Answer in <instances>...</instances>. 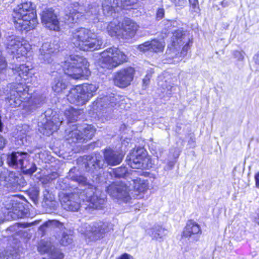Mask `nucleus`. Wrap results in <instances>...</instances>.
Returning a JSON list of instances; mask_svg holds the SVG:
<instances>
[{"label":"nucleus","instance_id":"1","mask_svg":"<svg viewBox=\"0 0 259 259\" xmlns=\"http://www.w3.org/2000/svg\"><path fill=\"white\" fill-rule=\"evenodd\" d=\"M72 169L69 172L70 179L77 182L81 186L85 187L83 193L84 195V201L88 204L83 207H88L94 209L102 208L105 203L106 196L103 192L95 187L93 184L87 182V178L82 176H72Z\"/></svg>","mask_w":259,"mask_h":259},{"label":"nucleus","instance_id":"2","mask_svg":"<svg viewBox=\"0 0 259 259\" xmlns=\"http://www.w3.org/2000/svg\"><path fill=\"white\" fill-rule=\"evenodd\" d=\"M71 42L75 47L83 51H93L99 49L102 45V40L96 34L85 28L81 27L72 31Z\"/></svg>","mask_w":259,"mask_h":259},{"label":"nucleus","instance_id":"3","mask_svg":"<svg viewBox=\"0 0 259 259\" xmlns=\"http://www.w3.org/2000/svg\"><path fill=\"white\" fill-rule=\"evenodd\" d=\"M104 161L99 154H95L93 156H88L85 166L87 170L93 171L94 170L102 168L104 163L107 165L115 166L119 164L122 161L123 155L117 151L111 148H106L103 151Z\"/></svg>","mask_w":259,"mask_h":259},{"label":"nucleus","instance_id":"4","mask_svg":"<svg viewBox=\"0 0 259 259\" xmlns=\"http://www.w3.org/2000/svg\"><path fill=\"white\" fill-rule=\"evenodd\" d=\"M89 63L85 58L78 56H70L64 61V73L74 79H78L88 73Z\"/></svg>","mask_w":259,"mask_h":259},{"label":"nucleus","instance_id":"5","mask_svg":"<svg viewBox=\"0 0 259 259\" xmlns=\"http://www.w3.org/2000/svg\"><path fill=\"white\" fill-rule=\"evenodd\" d=\"M98 87L93 84H83L71 89L67 99L72 104L77 106L85 104L95 95Z\"/></svg>","mask_w":259,"mask_h":259},{"label":"nucleus","instance_id":"6","mask_svg":"<svg viewBox=\"0 0 259 259\" xmlns=\"http://www.w3.org/2000/svg\"><path fill=\"white\" fill-rule=\"evenodd\" d=\"M138 29V25L128 18L124 19L121 24H117L116 22H111L107 27L108 31L111 36H117L125 39L133 37Z\"/></svg>","mask_w":259,"mask_h":259},{"label":"nucleus","instance_id":"7","mask_svg":"<svg viewBox=\"0 0 259 259\" xmlns=\"http://www.w3.org/2000/svg\"><path fill=\"white\" fill-rule=\"evenodd\" d=\"M29 157L26 152H13L8 155L7 163L10 166L20 168L25 174L31 175L37 167L35 163L29 162Z\"/></svg>","mask_w":259,"mask_h":259},{"label":"nucleus","instance_id":"8","mask_svg":"<svg viewBox=\"0 0 259 259\" xmlns=\"http://www.w3.org/2000/svg\"><path fill=\"white\" fill-rule=\"evenodd\" d=\"M82 188H76L71 193H63L60 196V201L63 208L68 211H77L84 204H81V200L84 201V195Z\"/></svg>","mask_w":259,"mask_h":259},{"label":"nucleus","instance_id":"9","mask_svg":"<svg viewBox=\"0 0 259 259\" xmlns=\"http://www.w3.org/2000/svg\"><path fill=\"white\" fill-rule=\"evenodd\" d=\"M126 59V56L116 48H110L101 53L100 64L102 68L112 69Z\"/></svg>","mask_w":259,"mask_h":259},{"label":"nucleus","instance_id":"10","mask_svg":"<svg viewBox=\"0 0 259 259\" xmlns=\"http://www.w3.org/2000/svg\"><path fill=\"white\" fill-rule=\"evenodd\" d=\"M112 230L111 224L100 221L94 222L86 227L84 234L90 240H97L104 238L106 234Z\"/></svg>","mask_w":259,"mask_h":259},{"label":"nucleus","instance_id":"11","mask_svg":"<svg viewBox=\"0 0 259 259\" xmlns=\"http://www.w3.org/2000/svg\"><path fill=\"white\" fill-rule=\"evenodd\" d=\"M107 192L114 199L127 203L131 199L129 187L122 182L112 183L106 189Z\"/></svg>","mask_w":259,"mask_h":259},{"label":"nucleus","instance_id":"12","mask_svg":"<svg viewBox=\"0 0 259 259\" xmlns=\"http://www.w3.org/2000/svg\"><path fill=\"white\" fill-rule=\"evenodd\" d=\"M128 165L133 168H145L148 166L149 159L143 148L139 147L133 150L126 156Z\"/></svg>","mask_w":259,"mask_h":259},{"label":"nucleus","instance_id":"13","mask_svg":"<svg viewBox=\"0 0 259 259\" xmlns=\"http://www.w3.org/2000/svg\"><path fill=\"white\" fill-rule=\"evenodd\" d=\"M125 98L124 96L117 94H110L107 96L100 98L97 100L96 104L98 108L101 110L108 109L111 110L112 108L118 105L124 107Z\"/></svg>","mask_w":259,"mask_h":259},{"label":"nucleus","instance_id":"14","mask_svg":"<svg viewBox=\"0 0 259 259\" xmlns=\"http://www.w3.org/2000/svg\"><path fill=\"white\" fill-rule=\"evenodd\" d=\"M135 73V69L131 67L119 70L114 75V84L121 88L127 87L133 81Z\"/></svg>","mask_w":259,"mask_h":259},{"label":"nucleus","instance_id":"15","mask_svg":"<svg viewBox=\"0 0 259 259\" xmlns=\"http://www.w3.org/2000/svg\"><path fill=\"white\" fill-rule=\"evenodd\" d=\"M62 123V118L59 115H54L51 118L45 116L38 122V126L45 130L44 134L49 136L57 131Z\"/></svg>","mask_w":259,"mask_h":259},{"label":"nucleus","instance_id":"16","mask_svg":"<svg viewBox=\"0 0 259 259\" xmlns=\"http://www.w3.org/2000/svg\"><path fill=\"white\" fill-rule=\"evenodd\" d=\"M23 42L22 39L19 37L14 35L9 36L6 44L9 53L17 55L16 58H19V55L26 54V47Z\"/></svg>","mask_w":259,"mask_h":259},{"label":"nucleus","instance_id":"17","mask_svg":"<svg viewBox=\"0 0 259 259\" xmlns=\"http://www.w3.org/2000/svg\"><path fill=\"white\" fill-rule=\"evenodd\" d=\"M40 16L41 22L46 28L54 31L59 30V22L53 9H45Z\"/></svg>","mask_w":259,"mask_h":259},{"label":"nucleus","instance_id":"18","mask_svg":"<svg viewBox=\"0 0 259 259\" xmlns=\"http://www.w3.org/2000/svg\"><path fill=\"white\" fill-rule=\"evenodd\" d=\"M59 49L57 44L46 42L44 43L39 50L38 59L44 63H51L53 62V55Z\"/></svg>","mask_w":259,"mask_h":259},{"label":"nucleus","instance_id":"19","mask_svg":"<svg viewBox=\"0 0 259 259\" xmlns=\"http://www.w3.org/2000/svg\"><path fill=\"white\" fill-rule=\"evenodd\" d=\"M25 12H27L29 14V17L32 19L30 24L31 26H33L35 24H38L36 11L34 9L33 4L31 2L23 3L19 5L14 10L13 18H19L20 17H23Z\"/></svg>","mask_w":259,"mask_h":259},{"label":"nucleus","instance_id":"20","mask_svg":"<svg viewBox=\"0 0 259 259\" xmlns=\"http://www.w3.org/2000/svg\"><path fill=\"white\" fill-rule=\"evenodd\" d=\"M193 43L192 36L190 35L188 32H182L179 34V57L181 58V60L187 59L188 51Z\"/></svg>","mask_w":259,"mask_h":259},{"label":"nucleus","instance_id":"21","mask_svg":"<svg viewBox=\"0 0 259 259\" xmlns=\"http://www.w3.org/2000/svg\"><path fill=\"white\" fill-rule=\"evenodd\" d=\"M37 249L41 254H47L49 256H51L52 258L62 259L64 257L63 254L59 249H56L49 241L41 240L38 244Z\"/></svg>","mask_w":259,"mask_h":259},{"label":"nucleus","instance_id":"22","mask_svg":"<svg viewBox=\"0 0 259 259\" xmlns=\"http://www.w3.org/2000/svg\"><path fill=\"white\" fill-rule=\"evenodd\" d=\"M202 230L200 226L193 220L187 221L182 233V238H190L194 235H201Z\"/></svg>","mask_w":259,"mask_h":259},{"label":"nucleus","instance_id":"23","mask_svg":"<svg viewBox=\"0 0 259 259\" xmlns=\"http://www.w3.org/2000/svg\"><path fill=\"white\" fill-rule=\"evenodd\" d=\"M79 124H73L65 131V138L69 143L83 142Z\"/></svg>","mask_w":259,"mask_h":259},{"label":"nucleus","instance_id":"24","mask_svg":"<svg viewBox=\"0 0 259 259\" xmlns=\"http://www.w3.org/2000/svg\"><path fill=\"white\" fill-rule=\"evenodd\" d=\"M29 16V14L25 12L23 17H20L19 18H13L16 27L21 30H24L26 31H29L34 29L37 24H35L33 26H31L30 22H31L32 19Z\"/></svg>","mask_w":259,"mask_h":259},{"label":"nucleus","instance_id":"25","mask_svg":"<svg viewBox=\"0 0 259 259\" xmlns=\"http://www.w3.org/2000/svg\"><path fill=\"white\" fill-rule=\"evenodd\" d=\"M164 45L158 40L153 39L151 41H147L138 46L141 51L151 50L154 52H159L162 51Z\"/></svg>","mask_w":259,"mask_h":259},{"label":"nucleus","instance_id":"26","mask_svg":"<svg viewBox=\"0 0 259 259\" xmlns=\"http://www.w3.org/2000/svg\"><path fill=\"white\" fill-rule=\"evenodd\" d=\"M130 1L131 0H113V3L111 4L110 6L103 5L102 10L105 15H110L115 11V8H124V6L128 5Z\"/></svg>","mask_w":259,"mask_h":259},{"label":"nucleus","instance_id":"27","mask_svg":"<svg viewBox=\"0 0 259 259\" xmlns=\"http://www.w3.org/2000/svg\"><path fill=\"white\" fill-rule=\"evenodd\" d=\"M133 181L134 190L138 193L136 195L139 198H142L143 197V194L145 193L149 188L147 182L138 178Z\"/></svg>","mask_w":259,"mask_h":259},{"label":"nucleus","instance_id":"28","mask_svg":"<svg viewBox=\"0 0 259 259\" xmlns=\"http://www.w3.org/2000/svg\"><path fill=\"white\" fill-rule=\"evenodd\" d=\"M78 127L81 131V134L82 137L83 142L92 139L94 136L96 132V128L92 125L84 124L80 125Z\"/></svg>","mask_w":259,"mask_h":259},{"label":"nucleus","instance_id":"29","mask_svg":"<svg viewBox=\"0 0 259 259\" xmlns=\"http://www.w3.org/2000/svg\"><path fill=\"white\" fill-rule=\"evenodd\" d=\"M63 224L56 220H49L45 222L39 228L42 235H45L48 232L51 231L53 229L57 227L61 228Z\"/></svg>","mask_w":259,"mask_h":259},{"label":"nucleus","instance_id":"30","mask_svg":"<svg viewBox=\"0 0 259 259\" xmlns=\"http://www.w3.org/2000/svg\"><path fill=\"white\" fill-rule=\"evenodd\" d=\"M43 196L42 206L51 209H54L56 204L54 195L50 193L48 189H45L43 192Z\"/></svg>","mask_w":259,"mask_h":259},{"label":"nucleus","instance_id":"31","mask_svg":"<svg viewBox=\"0 0 259 259\" xmlns=\"http://www.w3.org/2000/svg\"><path fill=\"white\" fill-rule=\"evenodd\" d=\"M10 88V91L17 93V95H19L24 99L28 98V89L25 85V83H15L12 85Z\"/></svg>","mask_w":259,"mask_h":259},{"label":"nucleus","instance_id":"32","mask_svg":"<svg viewBox=\"0 0 259 259\" xmlns=\"http://www.w3.org/2000/svg\"><path fill=\"white\" fill-rule=\"evenodd\" d=\"M22 99H25L19 95L17 93L10 91V96L7 99V104L12 108L19 107L22 103Z\"/></svg>","mask_w":259,"mask_h":259},{"label":"nucleus","instance_id":"33","mask_svg":"<svg viewBox=\"0 0 259 259\" xmlns=\"http://www.w3.org/2000/svg\"><path fill=\"white\" fill-rule=\"evenodd\" d=\"M82 15L74 9L70 11L69 14H66L64 20L65 22L68 25L75 24L80 21Z\"/></svg>","mask_w":259,"mask_h":259},{"label":"nucleus","instance_id":"34","mask_svg":"<svg viewBox=\"0 0 259 259\" xmlns=\"http://www.w3.org/2000/svg\"><path fill=\"white\" fill-rule=\"evenodd\" d=\"M23 206L21 203H15L13 205L12 210L8 212V215L13 220L22 218L24 216V213L22 209Z\"/></svg>","mask_w":259,"mask_h":259},{"label":"nucleus","instance_id":"35","mask_svg":"<svg viewBox=\"0 0 259 259\" xmlns=\"http://www.w3.org/2000/svg\"><path fill=\"white\" fill-rule=\"evenodd\" d=\"M82 111L73 108H69L66 110L65 114L69 122H73L77 121L80 118L79 116L82 113Z\"/></svg>","mask_w":259,"mask_h":259},{"label":"nucleus","instance_id":"36","mask_svg":"<svg viewBox=\"0 0 259 259\" xmlns=\"http://www.w3.org/2000/svg\"><path fill=\"white\" fill-rule=\"evenodd\" d=\"M13 73L17 74L20 78L26 79L29 73L30 68L25 64H21L12 68Z\"/></svg>","mask_w":259,"mask_h":259},{"label":"nucleus","instance_id":"37","mask_svg":"<svg viewBox=\"0 0 259 259\" xmlns=\"http://www.w3.org/2000/svg\"><path fill=\"white\" fill-rule=\"evenodd\" d=\"M67 87V83L62 77L55 78L52 89L57 93H62Z\"/></svg>","mask_w":259,"mask_h":259},{"label":"nucleus","instance_id":"38","mask_svg":"<svg viewBox=\"0 0 259 259\" xmlns=\"http://www.w3.org/2000/svg\"><path fill=\"white\" fill-rule=\"evenodd\" d=\"M20 256L14 250H6L0 253V259H19Z\"/></svg>","mask_w":259,"mask_h":259},{"label":"nucleus","instance_id":"39","mask_svg":"<svg viewBox=\"0 0 259 259\" xmlns=\"http://www.w3.org/2000/svg\"><path fill=\"white\" fill-rule=\"evenodd\" d=\"M151 235L156 240H160L166 235L167 231L160 226L155 227L152 230Z\"/></svg>","mask_w":259,"mask_h":259},{"label":"nucleus","instance_id":"40","mask_svg":"<svg viewBox=\"0 0 259 259\" xmlns=\"http://www.w3.org/2000/svg\"><path fill=\"white\" fill-rule=\"evenodd\" d=\"M19 178L15 175V174L11 172L9 174L8 176L6 178V185L8 187H15L18 184Z\"/></svg>","mask_w":259,"mask_h":259},{"label":"nucleus","instance_id":"41","mask_svg":"<svg viewBox=\"0 0 259 259\" xmlns=\"http://www.w3.org/2000/svg\"><path fill=\"white\" fill-rule=\"evenodd\" d=\"M72 240L73 238L72 235L64 231L62 235L61 239L60 240V244L63 246H67L72 242Z\"/></svg>","mask_w":259,"mask_h":259},{"label":"nucleus","instance_id":"42","mask_svg":"<svg viewBox=\"0 0 259 259\" xmlns=\"http://www.w3.org/2000/svg\"><path fill=\"white\" fill-rule=\"evenodd\" d=\"M28 193L30 198L34 203L37 202L39 193V190L38 188L35 187L29 189L28 191Z\"/></svg>","mask_w":259,"mask_h":259},{"label":"nucleus","instance_id":"43","mask_svg":"<svg viewBox=\"0 0 259 259\" xmlns=\"http://www.w3.org/2000/svg\"><path fill=\"white\" fill-rule=\"evenodd\" d=\"M127 171L125 167H118L114 170V174L116 177H123Z\"/></svg>","mask_w":259,"mask_h":259},{"label":"nucleus","instance_id":"44","mask_svg":"<svg viewBox=\"0 0 259 259\" xmlns=\"http://www.w3.org/2000/svg\"><path fill=\"white\" fill-rule=\"evenodd\" d=\"M190 10L192 12H196L199 10L198 0H188Z\"/></svg>","mask_w":259,"mask_h":259},{"label":"nucleus","instance_id":"45","mask_svg":"<svg viewBox=\"0 0 259 259\" xmlns=\"http://www.w3.org/2000/svg\"><path fill=\"white\" fill-rule=\"evenodd\" d=\"M59 177V174L57 172H53L47 176L42 179V183H47L53 180L56 179Z\"/></svg>","mask_w":259,"mask_h":259},{"label":"nucleus","instance_id":"46","mask_svg":"<svg viewBox=\"0 0 259 259\" xmlns=\"http://www.w3.org/2000/svg\"><path fill=\"white\" fill-rule=\"evenodd\" d=\"M36 105L31 104L30 102L26 103L23 105V109L25 110L26 112H29L32 111L36 108Z\"/></svg>","mask_w":259,"mask_h":259},{"label":"nucleus","instance_id":"47","mask_svg":"<svg viewBox=\"0 0 259 259\" xmlns=\"http://www.w3.org/2000/svg\"><path fill=\"white\" fill-rule=\"evenodd\" d=\"M151 77V74H148L143 79V87L144 89H145L147 86L149 84Z\"/></svg>","mask_w":259,"mask_h":259},{"label":"nucleus","instance_id":"48","mask_svg":"<svg viewBox=\"0 0 259 259\" xmlns=\"http://www.w3.org/2000/svg\"><path fill=\"white\" fill-rule=\"evenodd\" d=\"M164 10L162 8L159 9L156 13V19L158 20H161L164 16Z\"/></svg>","mask_w":259,"mask_h":259},{"label":"nucleus","instance_id":"49","mask_svg":"<svg viewBox=\"0 0 259 259\" xmlns=\"http://www.w3.org/2000/svg\"><path fill=\"white\" fill-rule=\"evenodd\" d=\"M7 140L1 135H0V150L3 149L7 144Z\"/></svg>","mask_w":259,"mask_h":259},{"label":"nucleus","instance_id":"50","mask_svg":"<svg viewBox=\"0 0 259 259\" xmlns=\"http://www.w3.org/2000/svg\"><path fill=\"white\" fill-rule=\"evenodd\" d=\"M254 180L255 187L259 189V171L257 172L254 175Z\"/></svg>","mask_w":259,"mask_h":259},{"label":"nucleus","instance_id":"51","mask_svg":"<svg viewBox=\"0 0 259 259\" xmlns=\"http://www.w3.org/2000/svg\"><path fill=\"white\" fill-rule=\"evenodd\" d=\"M100 7H97V8H92L91 9V13L92 15H94L95 16H97L98 15L99 10H100Z\"/></svg>","mask_w":259,"mask_h":259},{"label":"nucleus","instance_id":"52","mask_svg":"<svg viewBox=\"0 0 259 259\" xmlns=\"http://www.w3.org/2000/svg\"><path fill=\"white\" fill-rule=\"evenodd\" d=\"M132 258L131 255L127 253H124L121 255L118 259H131Z\"/></svg>","mask_w":259,"mask_h":259},{"label":"nucleus","instance_id":"53","mask_svg":"<svg viewBox=\"0 0 259 259\" xmlns=\"http://www.w3.org/2000/svg\"><path fill=\"white\" fill-rule=\"evenodd\" d=\"M187 4L186 0H179V6L184 7Z\"/></svg>","mask_w":259,"mask_h":259},{"label":"nucleus","instance_id":"54","mask_svg":"<svg viewBox=\"0 0 259 259\" xmlns=\"http://www.w3.org/2000/svg\"><path fill=\"white\" fill-rule=\"evenodd\" d=\"M40 222V220H37V221H35L33 222H32L30 224V225H36V224H38Z\"/></svg>","mask_w":259,"mask_h":259},{"label":"nucleus","instance_id":"55","mask_svg":"<svg viewBox=\"0 0 259 259\" xmlns=\"http://www.w3.org/2000/svg\"><path fill=\"white\" fill-rule=\"evenodd\" d=\"M227 4V2L225 0H224L222 2H221V5L223 6V7H225L226 6V5Z\"/></svg>","mask_w":259,"mask_h":259},{"label":"nucleus","instance_id":"56","mask_svg":"<svg viewBox=\"0 0 259 259\" xmlns=\"http://www.w3.org/2000/svg\"><path fill=\"white\" fill-rule=\"evenodd\" d=\"M4 93V91L0 89V97L3 96Z\"/></svg>","mask_w":259,"mask_h":259},{"label":"nucleus","instance_id":"57","mask_svg":"<svg viewBox=\"0 0 259 259\" xmlns=\"http://www.w3.org/2000/svg\"><path fill=\"white\" fill-rule=\"evenodd\" d=\"M27 20L28 21L27 23H26V24H28V25H29V22L30 21V20H31L30 19V18H26Z\"/></svg>","mask_w":259,"mask_h":259},{"label":"nucleus","instance_id":"58","mask_svg":"<svg viewBox=\"0 0 259 259\" xmlns=\"http://www.w3.org/2000/svg\"><path fill=\"white\" fill-rule=\"evenodd\" d=\"M3 164V161L2 160V158L0 157V166H2Z\"/></svg>","mask_w":259,"mask_h":259},{"label":"nucleus","instance_id":"59","mask_svg":"<svg viewBox=\"0 0 259 259\" xmlns=\"http://www.w3.org/2000/svg\"><path fill=\"white\" fill-rule=\"evenodd\" d=\"M172 87H170V86H169V89H167V90H168H168H171V89H172Z\"/></svg>","mask_w":259,"mask_h":259}]
</instances>
